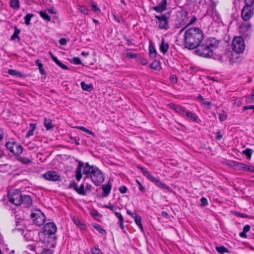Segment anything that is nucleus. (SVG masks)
Returning <instances> with one entry per match:
<instances>
[{"label":"nucleus","mask_w":254,"mask_h":254,"mask_svg":"<svg viewBox=\"0 0 254 254\" xmlns=\"http://www.w3.org/2000/svg\"><path fill=\"white\" fill-rule=\"evenodd\" d=\"M75 172V178L78 181L82 178V173L84 175L90 174L92 182L96 186L100 185L105 180L104 174L99 168L95 166L90 165L88 162L84 163L79 161Z\"/></svg>","instance_id":"1"},{"label":"nucleus","mask_w":254,"mask_h":254,"mask_svg":"<svg viewBox=\"0 0 254 254\" xmlns=\"http://www.w3.org/2000/svg\"><path fill=\"white\" fill-rule=\"evenodd\" d=\"M204 38L203 31L197 27H190L186 29L184 35L185 47L190 49L197 47Z\"/></svg>","instance_id":"2"},{"label":"nucleus","mask_w":254,"mask_h":254,"mask_svg":"<svg viewBox=\"0 0 254 254\" xmlns=\"http://www.w3.org/2000/svg\"><path fill=\"white\" fill-rule=\"evenodd\" d=\"M219 41L215 38H209L205 43L200 44L197 47L196 53L198 56L211 58L214 55V50L217 48Z\"/></svg>","instance_id":"3"},{"label":"nucleus","mask_w":254,"mask_h":254,"mask_svg":"<svg viewBox=\"0 0 254 254\" xmlns=\"http://www.w3.org/2000/svg\"><path fill=\"white\" fill-rule=\"evenodd\" d=\"M189 19V16L188 12L182 11L177 13L176 25L178 26V27L183 26L180 30L179 34H181L188 26Z\"/></svg>","instance_id":"4"},{"label":"nucleus","mask_w":254,"mask_h":254,"mask_svg":"<svg viewBox=\"0 0 254 254\" xmlns=\"http://www.w3.org/2000/svg\"><path fill=\"white\" fill-rule=\"evenodd\" d=\"M245 39L242 36L235 37L232 42V48L233 51L237 53H242L245 49Z\"/></svg>","instance_id":"5"},{"label":"nucleus","mask_w":254,"mask_h":254,"mask_svg":"<svg viewBox=\"0 0 254 254\" xmlns=\"http://www.w3.org/2000/svg\"><path fill=\"white\" fill-rule=\"evenodd\" d=\"M5 147L15 156H20L23 151L22 146L19 143L15 141L6 142Z\"/></svg>","instance_id":"6"},{"label":"nucleus","mask_w":254,"mask_h":254,"mask_svg":"<svg viewBox=\"0 0 254 254\" xmlns=\"http://www.w3.org/2000/svg\"><path fill=\"white\" fill-rule=\"evenodd\" d=\"M239 31L241 35L246 40L249 39L252 33V25L250 23H243L239 28Z\"/></svg>","instance_id":"7"},{"label":"nucleus","mask_w":254,"mask_h":254,"mask_svg":"<svg viewBox=\"0 0 254 254\" xmlns=\"http://www.w3.org/2000/svg\"><path fill=\"white\" fill-rule=\"evenodd\" d=\"M31 217L34 223L38 226L43 225L46 221L45 215L40 210H35L32 212Z\"/></svg>","instance_id":"8"},{"label":"nucleus","mask_w":254,"mask_h":254,"mask_svg":"<svg viewBox=\"0 0 254 254\" xmlns=\"http://www.w3.org/2000/svg\"><path fill=\"white\" fill-rule=\"evenodd\" d=\"M254 13V5H245L241 12V17L244 21H248Z\"/></svg>","instance_id":"9"},{"label":"nucleus","mask_w":254,"mask_h":254,"mask_svg":"<svg viewBox=\"0 0 254 254\" xmlns=\"http://www.w3.org/2000/svg\"><path fill=\"white\" fill-rule=\"evenodd\" d=\"M40 241L43 243H47L50 247H54L56 245V237L55 234L46 235V234H39Z\"/></svg>","instance_id":"10"},{"label":"nucleus","mask_w":254,"mask_h":254,"mask_svg":"<svg viewBox=\"0 0 254 254\" xmlns=\"http://www.w3.org/2000/svg\"><path fill=\"white\" fill-rule=\"evenodd\" d=\"M22 194L18 190H15L11 194L8 193L9 201L15 205L22 204Z\"/></svg>","instance_id":"11"},{"label":"nucleus","mask_w":254,"mask_h":254,"mask_svg":"<svg viewBox=\"0 0 254 254\" xmlns=\"http://www.w3.org/2000/svg\"><path fill=\"white\" fill-rule=\"evenodd\" d=\"M155 17L158 20L159 29L164 30L169 29V17L165 14H161L159 15H155Z\"/></svg>","instance_id":"12"},{"label":"nucleus","mask_w":254,"mask_h":254,"mask_svg":"<svg viewBox=\"0 0 254 254\" xmlns=\"http://www.w3.org/2000/svg\"><path fill=\"white\" fill-rule=\"evenodd\" d=\"M57 228L56 225L54 222H49L46 223L43 228V231L40 234H46V235L55 234Z\"/></svg>","instance_id":"13"},{"label":"nucleus","mask_w":254,"mask_h":254,"mask_svg":"<svg viewBox=\"0 0 254 254\" xmlns=\"http://www.w3.org/2000/svg\"><path fill=\"white\" fill-rule=\"evenodd\" d=\"M44 178L50 181H59L61 180V176L56 171H49L43 175Z\"/></svg>","instance_id":"14"},{"label":"nucleus","mask_w":254,"mask_h":254,"mask_svg":"<svg viewBox=\"0 0 254 254\" xmlns=\"http://www.w3.org/2000/svg\"><path fill=\"white\" fill-rule=\"evenodd\" d=\"M167 7L166 0H157V5L153 7V9L158 12H162Z\"/></svg>","instance_id":"15"},{"label":"nucleus","mask_w":254,"mask_h":254,"mask_svg":"<svg viewBox=\"0 0 254 254\" xmlns=\"http://www.w3.org/2000/svg\"><path fill=\"white\" fill-rule=\"evenodd\" d=\"M185 116H186L189 119L196 123H200L201 120L198 116L194 113L187 110Z\"/></svg>","instance_id":"16"},{"label":"nucleus","mask_w":254,"mask_h":254,"mask_svg":"<svg viewBox=\"0 0 254 254\" xmlns=\"http://www.w3.org/2000/svg\"><path fill=\"white\" fill-rule=\"evenodd\" d=\"M206 14L210 16L214 21H216L219 20L220 15L216 9L208 8Z\"/></svg>","instance_id":"17"},{"label":"nucleus","mask_w":254,"mask_h":254,"mask_svg":"<svg viewBox=\"0 0 254 254\" xmlns=\"http://www.w3.org/2000/svg\"><path fill=\"white\" fill-rule=\"evenodd\" d=\"M32 157L31 156H18L16 158V160L24 165H28L32 163Z\"/></svg>","instance_id":"18"},{"label":"nucleus","mask_w":254,"mask_h":254,"mask_svg":"<svg viewBox=\"0 0 254 254\" xmlns=\"http://www.w3.org/2000/svg\"><path fill=\"white\" fill-rule=\"evenodd\" d=\"M22 203H23L25 207H29L32 205V200L29 195H23L22 198Z\"/></svg>","instance_id":"19"},{"label":"nucleus","mask_w":254,"mask_h":254,"mask_svg":"<svg viewBox=\"0 0 254 254\" xmlns=\"http://www.w3.org/2000/svg\"><path fill=\"white\" fill-rule=\"evenodd\" d=\"M169 47V44L166 42L165 40V39L163 38L162 40L161 43L160 45V51L161 52H162L163 54H166L167 51H168Z\"/></svg>","instance_id":"20"},{"label":"nucleus","mask_w":254,"mask_h":254,"mask_svg":"<svg viewBox=\"0 0 254 254\" xmlns=\"http://www.w3.org/2000/svg\"><path fill=\"white\" fill-rule=\"evenodd\" d=\"M134 221L136 225L138 226L139 229L141 230L142 232H143V227L141 223V217L137 215V214H135L134 217Z\"/></svg>","instance_id":"21"},{"label":"nucleus","mask_w":254,"mask_h":254,"mask_svg":"<svg viewBox=\"0 0 254 254\" xmlns=\"http://www.w3.org/2000/svg\"><path fill=\"white\" fill-rule=\"evenodd\" d=\"M111 188H112V185L109 183H108L106 185H104L102 186V189L104 191V194H103L104 196L106 197L109 195V194L110 192Z\"/></svg>","instance_id":"22"},{"label":"nucleus","mask_w":254,"mask_h":254,"mask_svg":"<svg viewBox=\"0 0 254 254\" xmlns=\"http://www.w3.org/2000/svg\"><path fill=\"white\" fill-rule=\"evenodd\" d=\"M82 89L84 91H91L93 89V87L91 84H86L84 81L81 82Z\"/></svg>","instance_id":"23"},{"label":"nucleus","mask_w":254,"mask_h":254,"mask_svg":"<svg viewBox=\"0 0 254 254\" xmlns=\"http://www.w3.org/2000/svg\"><path fill=\"white\" fill-rule=\"evenodd\" d=\"M149 56L151 58L154 59L156 56V51L152 44L149 47Z\"/></svg>","instance_id":"24"},{"label":"nucleus","mask_w":254,"mask_h":254,"mask_svg":"<svg viewBox=\"0 0 254 254\" xmlns=\"http://www.w3.org/2000/svg\"><path fill=\"white\" fill-rule=\"evenodd\" d=\"M228 164L230 165H232V164H233L234 166L237 167L239 169H242L243 170H246V168L247 167V165L244 164L240 163L235 162H231L230 163H229Z\"/></svg>","instance_id":"25"},{"label":"nucleus","mask_w":254,"mask_h":254,"mask_svg":"<svg viewBox=\"0 0 254 254\" xmlns=\"http://www.w3.org/2000/svg\"><path fill=\"white\" fill-rule=\"evenodd\" d=\"M7 73L11 75H13V76H17V77H21L22 76V73L20 72H19V71L16 70H14V69H8L7 70Z\"/></svg>","instance_id":"26"},{"label":"nucleus","mask_w":254,"mask_h":254,"mask_svg":"<svg viewBox=\"0 0 254 254\" xmlns=\"http://www.w3.org/2000/svg\"><path fill=\"white\" fill-rule=\"evenodd\" d=\"M10 5L13 9H19L20 7L19 0H10Z\"/></svg>","instance_id":"27"},{"label":"nucleus","mask_w":254,"mask_h":254,"mask_svg":"<svg viewBox=\"0 0 254 254\" xmlns=\"http://www.w3.org/2000/svg\"><path fill=\"white\" fill-rule=\"evenodd\" d=\"M216 250L220 254H223L225 253H228L229 252V250L223 246L216 247Z\"/></svg>","instance_id":"28"},{"label":"nucleus","mask_w":254,"mask_h":254,"mask_svg":"<svg viewBox=\"0 0 254 254\" xmlns=\"http://www.w3.org/2000/svg\"><path fill=\"white\" fill-rule=\"evenodd\" d=\"M75 191L80 195H85L86 194L83 184H81L79 187H77V189H75Z\"/></svg>","instance_id":"29"},{"label":"nucleus","mask_w":254,"mask_h":254,"mask_svg":"<svg viewBox=\"0 0 254 254\" xmlns=\"http://www.w3.org/2000/svg\"><path fill=\"white\" fill-rule=\"evenodd\" d=\"M44 126L47 130H50L53 127V126L52 125V121L50 119H45Z\"/></svg>","instance_id":"30"},{"label":"nucleus","mask_w":254,"mask_h":254,"mask_svg":"<svg viewBox=\"0 0 254 254\" xmlns=\"http://www.w3.org/2000/svg\"><path fill=\"white\" fill-rule=\"evenodd\" d=\"M175 111L177 113L180 114L183 116H185L187 110H186L183 107L178 105L177 108L175 110Z\"/></svg>","instance_id":"31"},{"label":"nucleus","mask_w":254,"mask_h":254,"mask_svg":"<svg viewBox=\"0 0 254 254\" xmlns=\"http://www.w3.org/2000/svg\"><path fill=\"white\" fill-rule=\"evenodd\" d=\"M39 14L44 20L50 21L51 17L48 15L45 11H40L39 12Z\"/></svg>","instance_id":"32"},{"label":"nucleus","mask_w":254,"mask_h":254,"mask_svg":"<svg viewBox=\"0 0 254 254\" xmlns=\"http://www.w3.org/2000/svg\"><path fill=\"white\" fill-rule=\"evenodd\" d=\"M253 152L254 151L252 149L247 148L246 149L243 150L242 153L247 156V158L250 159Z\"/></svg>","instance_id":"33"},{"label":"nucleus","mask_w":254,"mask_h":254,"mask_svg":"<svg viewBox=\"0 0 254 254\" xmlns=\"http://www.w3.org/2000/svg\"><path fill=\"white\" fill-rule=\"evenodd\" d=\"M20 32V30L17 27H15V30L13 34L11 36V40H14L15 38H17L19 39V37L18 36Z\"/></svg>","instance_id":"34"},{"label":"nucleus","mask_w":254,"mask_h":254,"mask_svg":"<svg viewBox=\"0 0 254 254\" xmlns=\"http://www.w3.org/2000/svg\"><path fill=\"white\" fill-rule=\"evenodd\" d=\"M78 10L84 14H88L89 10L84 6H78Z\"/></svg>","instance_id":"35"},{"label":"nucleus","mask_w":254,"mask_h":254,"mask_svg":"<svg viewBox=\"0 0 254 254\" xmlns=\"http://www.w3.org/2000/svg\"><path fill=\"white\" fill-rule=\"evenodd\" d=\"M160 63L157 61H154L150 64V67L152 69H154L155 70L159 69L160 68Z\"/></svg>","instance_id":"36"},{"label":"nucleus","mask_w":254,"mask_h":254,"mask_svg":"<svg viewBox=\"0 0 254 254\" xmlns=\"http://www.w3.org/2000/svg\"><path fill=\"white\" fill-rule=\"evenodd\" d=\"M158 187L162 189L163 190H170V188L169 186H168L165 184L161 182L160 181L158 182V184L156 185Z\"/></svg>","instance_id":"37"},{"label":"nucleus","mask_w":254,"mask_h":254,"mask_svg":"<svg viewBox=\"0 0 254 254\" xmlns=\"http://www.w3.org/2000/svg\"><path fill=\"white\" fill-rule=\"evenodd\" d=\"M36 63L37 65V66H38L39 67V71L40 72V73L42 74V75H45L46 74V71L45 70H44V69L43 68V65L42 63H40L38 62V60H37L36 62Z\"/></svg>","instance_id":"38"},{"label":"nucleus","mask_w":254,"mask_h":254,"mask_svg":"<svg viewBox=\"0 0 254 254\" xmlns=\"http://www.w3.org/2000/svg\"><path fill=\"white\" fill-rule=\"evenodd\" d=\"M34 16L33 14L28 13L24 17L25 23L26 25H29L31 18Z\"/></svg>","instance_id":"39"},{"label":"nucleus","mask_w":254,"mask_h":254,"mask_svg":"<svg viewBox=\"0 0 254 254\" xmlns=\"http://www.w3.org/2000/svg\"><path fill=\"white\" fill-rule=\"evenodd\" d=\"M91 6L93 11L95 12L99 13L101 11L100 8L97 6L96 3L94 2H91Z\"/></svg>","instance_id":"40"},{"label":"nucleus","mask_w":254,"mask_h":254,"mask_svg":"<svg viewBox=\"0 0 254 254\" xmlns=\"http://www.w3.org/2000/svg\"><path fill=\"white\" fill-rule=\"evenodd\" d=\"M76 128L82 130V131L87 132V133H88L89 134L94 135V133L92 131L89 130L88 129H87V128H86L84 127L78 126V127H76Z\"/></svg>","instance_id":"41"},{"label":"nucleus","mask_w":254,"mask_h":254,"mask_svg":"<svg viewBox=\"0 0 254 254\" xmlns=\"http://www.w3.org/2000/svg\"><path fill=\"white\" fill-rule=\"evenodd\" d=\"M92 254H103L102 251L98 248L94 247L91 249Z\"/></svg>","instance_id":"42"},{"label":"nucleus","mask_w":254,"mask_h":254,"mask_svg":"<svg viewBox=\"0 0 254 254\" xmlns=\"http://www.w3.org/2000/svg\"><path fill=\"white\" fill-rule=\"evenodd\" d=\"M71 63L74 64H82L80 59L77 57H74L71 61Z\"/></svg>","instance_id":"43"},{"label":"nucleus","mask_w":254,"mask_h":254,"mask_svg":"<svg viewBox=\"0 0 254 254\" xmlns=\"http://www.w3.org/2000/svg\"><path fill=\"white\" fill-rule=\"evenodd\" d=\"M30 126H32V128L29 130L27 133V134H26V137H29V136L33 135V132H34V130L35 129V126L34 124H30Z\"/></svg>","instance_id":"44"},{"label":"nucleus","mask_w":254,"mask_h":254,"mask_svg":"<svg viewBox=\"0 0 254 254\" xmlns=\"http://www.w3.org/2000/svg\"><path fill=\"white\" fill-rule=\"evenodd\" d=\"M137 167L139 169V170L143 173V174L145 177L148 175V174L150 173V172L147 170L145 168L142 167L140 166H138Z\"/></svg>","instance_id":"45"},{"label":"nucleus","mask_w":254,"mask_h":254,"mask_svg":"<svg viewBox=\"0 0 254 254\" xmlns=\"http://www.w3.org/2000/svg\"><path fill=\"white\" fill-rule=\"evenodd\" d=\"M94 227L101 234H104L106 233V231L104 229L101 228L100 226L98 224H95L94 226Z\"/></svg>","instance_id":"46"},{"label":"nucleus","mask_w":254,"mask_h":254,"mask_svg":"<svg viewBox=\"0 0 254 254\" xmlns=\"http://www.w3.org/2000/svg\"><path fill=\"white\" fill-rule=\"evenodd\" d=\"M116 217L119 219V222H123L124 219L122 214L120 212H116L115 213Z\"/></svg>","instance_id":"47"},{"label":"nucleus","mask_w":254,"mask_h":254,"mask_svg":"<svg viewBox=\"0 0 254 254\" xmlns=\"http://www.w3.org/2000/svg\"><path fill=\"white\" fill-rule=\"evenodd\" d=\"M200 205L201 206H205L208 204V201L207 199L205 197L201 198L200 200Z\"/></svg>","instance_id":"48"},{"label":"nucleus","mask_w":254,"mask_h":254,"mask_svg":"<svg viewBox=\"0 0 254 254\" xmlns=\"http://www.w3.org/2000/svg\"><path fill=\"white\" fill-rule=\"evenodd\" d=\"M126 55L129 58L134 59L137 57V54L134 53H127Z\"/></svg>","instance_id":"49"},{"label":"nucleus","mask_w":254,"mask_h":254,"mask_svg":"<svg viewBox=\"0 0 254 254\" xmlns=\"http://www.w3.org/2000/svg\"><path fill=\"white\" fill-rule=\"evenodd\" d=\"M136 182L138 185V189L142 192H144L145 191L144 187L141 185V183L137 180H136Z\"/></svg>","instance_id":"50"},{"label":"nucleus","mask_w":254,"mask_h":254,"mask_svg":"<svg viewBox=\"0 0 254 254\" xmlns=\"http://www.w3.org/2000/svg\"><path fill=\"white\" fill-rule=\"evenodd\" d=\"M219 120L221 122H223V121H225L227 118V115L225 113H224L223 114H219Z\"/></svg>","instance_id":"51"},{"label":"nucleus","mask_w":254,"mask_h":254,"mask_svg":"<svg viewBox=\"0 0 254 254\" xmlns=\"http://www.w3.org/2000/svg\"><path fill=\"white\" fill-rule=\"evenodd\" d=\"M49 54L52 59V60L54 61V62L57 64L59 63H60V61L58 59V58L55 57L52 52H50Z\"/></svg>","instance_id":"52"},{"label":"nucleus","mask_w":254,"mask_h":254,"mask_svg":"<svg viewBox=\"0 0 254 254\" xmlns=\"http://www.w3.org/2000/svg\"><path fill=\"white\" fill-rule=\"evenodd\" d=\"M41 254H53V251L49 249H44Z\"/></svg>","instance_id":"53"},{"label":"nucleus","mask_w":254,"mask_h":254,"mask_svg":"<svg viewBox=\"0 0 254 254\" xmlns=\"http://www.w3.org/2000/svg\"><path fill=\"white\" fill-rule=\"evenodd\" d=\"M214 133L216 134L215 138L217 140H220V139H221L223 136V134L220 132V131H217Z\"/></svg>","instance_id":"54"},{"label":"nucleus","mask_w":254,"mask_h":254,"mask_svg":"<svg viewBox=\"0 0 254 254\" xmlns=\"http://www.w3.org/2000/svg\"><path fill=\"white\" fill-rule=\"evenodd\" d=\"M201 104L203 106H207V108H209L210 106H211L212 103L210 101H206L203 100L201 102Z\"/></svg>","instance_id":"55"},{"label":"nucleus","mask_w":254,"mask_h":254,"mask_svg":"<svg viewBox=\"0 0 254 254\" xmlns=\"http://www.w3.org/2000/svg\"><path fill=\"white\" fill-rule=\"evenodd\" d=\"M77 184L73 181V182H71L69 185V188H72L73 189L75 190V189H77Z\"/></svg>","instance_id":"56"},{"label":"nucleus","mask_w":254,"mask_h":254,"mask_svg":"<svg viewBox=\"0 0 254 254\" xmlns=\"http://www.w3.org/2000/svg\"><path fill=\"white\" fill-rule=\"evenodd\" d=\"M127 187L124 186H121L119 189L120 191L122 193L127 192Z\"/></svg>","instance_id":"57"},{"label":"nucleus","mask_w":254,"mask_h":254,"mask_svg":"<svg viewBox=\"0 0 254 254\" xmlns=\"http://www.w3.org/2000/svg\"><path fill=\"white\" fill-rule=\"evenodd\" d=\"M196 20L195 16H192L190 20H189L188 26L193 24Z\"/></svg>","instance_id":"58"},{"label":"nucleus","mask_w":254,"mask_h":254,"mask_svg":"<svg viewBox=\"0 0 254 254\" xmlns=\"http://www.w3.org/2000/svg\"><path fill=\"white\" fill-rule=\"evenodd\" d=\"M246 5H254V0H245Z\"/></svg>","instance_id":"59"},{"label":"nucleus","mask_w":254,"mask_h":254,"mask_svg":"<svg viewBox=\"0 0 254 254\" xmlns=\"http://www.w3.org/2000/svg\"><path fill=\"white\" fill-rule=\"evenodd\" d=\"M57 65H58L60 67H61L62 68H63L64 69H68V67L66 65L62 63L61 62H60V63H59L57 64Z\"/></svg>","instance_id":"60"},{"label":"nucleus","mask_w":254,"mask_h":254,"mask_svg":"<svg viewBox=\"0 0 254 254\" xmlns=\"http://www.w3.org/2000/svg\"><path fill=\"white\" fill-rule=\"evenodd\" d=\"M170 80H171V81L172 82H173L174 83H177V77L176 75H172L171 78H170Z\"/></svg>","instance_id":"61"},{"label":"nucleus","mask_w":254,"mask_h":254,"mask_svg":"<svg viewBox=\"0 0 254 254\" xmlns=\"http://www.w3.org/2000/svg\"><path fill=\"white\" fill-rule=\"evenodd\" d=\"M139 62L142 65H146L147 64V60L145 59H140L139 60Z\"/></svg>","instance_id":"62"},{"label":"nucleus","mask_w":254,"mask_h":254,"mask_svg":"<svg viewBox=\"0 0 254 254\" xmlns=\"http://www.w3.org/2000/svg\"><path fill=\"white\" fill-rule=\"evenodd\" d=\"M251 227L249 225H246L243 228V231L246 232H248L250 230Z\"/></svg>","instance_id":"63"},{"label":"nucleus","mask_w":254,"mask_h":254,"mask_svg":"<svg viewBox=\"0 0 254 254\" xmlns=\"http://www.w3.org/2000/svg\"><path fill=\"white\" fill-rule=\"evenodd\" d=\"M105 207L113 211L116 209V208L111 204L106 205Z\"/></svg>","instance_id":"64"}]
</instances>
